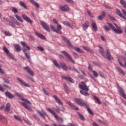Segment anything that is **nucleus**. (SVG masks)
Here are the masks:
<instances>
[{
  "mask_svg": "<svg viewBox=\"0 0 126 126\" xmlns=\"http://www.w3.org/2000/svg\"><path fill=\"white\" fill-rule=\"evenodd\" d=\"M99 75L100 76V77H102V78H105V75L102 73V72H99Z\"/></svg>",
  "mask_w": 126,
  "mask_h": 126,
  "instance_id": "obj_60",
  "label": "nucleus"
},
{
  "mask_svg": "<svg viewBox=\"0 0 126 126\" xmlns=\"http://www.w3.org/2000/svg\"><path fill=\"white\" fill-rule=\"evenodd\" d=\"M3 51L5 53V54L10 58L11 59V60H14V61H15V57L12 55L11 53L9 52V50H8V49L5 46L3 47Z\"/></svg>",
  "mask_w": 126,
  "mask_h": 126,
  "instance_id": "obj_6",
  "label": "nucleus"
},
{
  "mask_svg": "<svg viewBox=\"0 0 126 126\" xmlns=\"http://www.w3.org/2000/svg\"><path fill=\"white\" fill-rule=\"evenodd\" d=\"M77 114H78L79 117H80L81 121H85V118L84 117V116H83V115H82V114H81V113H80L79 112H77Z\"/></svg>",
  "mask_w": 126,
  "mask_h": 126,
  "instance_id": "obj_43",
  "label": "nucleus"
},
{
  "mask_svg": "<svg viewBox=\"0 0 126 126\" xmlns=\"http://www.w3.org/2000/svg\"><path fill=\"white\" fill-rule=\"evenodd\" d=\"M88 27H89V22L88 21H86L85 24L83 25V28L84 30H86Z\"/></svg>",
  "mask_w": 126,
  "mask_h": 126,
  "instance_id": "obj_32",
  "label": "nucleus"
},
{
  "mask_svg": "<svg viewBox=\"0 0 126 126\" xmlns=\"http://www.w3.org/2000/svg\"><path fill=\"white\" fill-rule=\"evenodd\" d=\"M3 80L4 81V82H5V83H8V84H9V83H10V82H9V80L7 79H3Z\"/></svg>",
  "mask_w": 126,
  "mask_h": 126,
  "instance_id": "obj_59",
  "label": "nucleus"
},
{
  "mask_svg": "<svg viewBox=\"0 0 126 126\" xmlns=\"http://www.w3.org/2000/svg\"><path fill=\"white\" fill-rule=\"evenodd\" d=\"M105 16H106V12H105V11H103L101 12V15H99L97 17V19L98 20H100V21H102V20H103L104 18H105Z\"/></svg>",
  "mask_w": 126,
  "mask_h": 126,
  "instance_id": "obj_18",
  "label": "nucleus"
},
{
  "mask_svg": "<svg viewBox=\"0 0 126 126\" xmlns=\"http://www.w3.org/2000/svg\"><path fill=\"white\" fill-rule=\"evenodd\" d=\"M61 53L62 54H63L65 57L68 58V59L69 60L70 62H71L72 63L75 64V61H74V60H73V59H72V57L70 56V55H69V54L67 53V52L64 51H62Z\"/></svg>",
  "mask_w": 126,
  "mask_h": 126,
  "instance_id": "obj_8",
  "label": "nucleus"
},
{
  "mask_svg": "<svg viewBox=\"0 0 126 126\" xmlns=\"http://www.w3.org/2000/svg\"><path fill=\"white\" fill-rule=\"evenodd\" d=\"M74 102H75L77 105L81 106V107H84V106H86L87 104L84 102V101L83 99L78 98H75Z\"/></svg>",
  "mask_w": 126,
  "mask_h": 126,
  "instance_id": "obj_7",
  "label": "nucleus"
},
{
  "mask_svg": "<svg viewBox=\"0 0 126 126\" xmlns=\"http://www.w3.org/2000/svg\"><path fill=\"white\" fill-rule=\"evenodd\" d=\"M24 70H27V72L30 74V75H31L32 76H34V72H33V71L31 70V68L29 67H24Z\"/></svg>",
  "mask_w": 126,
  "mask_h": 126,
  "instance_id": "obj_13",
  "label": "nucleus"
},
{
  "mask_svg": "<svg viewBox=\"0 0 126 126\" xmlns=\"http://www.w3.org/2000/svg\"><path fill=\"white\" fill-rule=\"evenodd\" d=\"M3 34H4V35H5V36H11L12 35V34H11V33H10L9 32H7L6 31H3Z\"/></svg>",
  "mask_w": 126,
  "mask_h": 126,
  "instance_id": "obj_45",
  "label": "nucleus"
},
{
  "mask_svg": "<svg viewBox=\"0 0 126 126\" xmlns=\"http://www.w3.org/2000/svg\"><path fill=\"white\" fill-rule=\"evenodd\" d=\"M0 122L2 123V124L6 125V124H7V119H6L5 117L2 116L1 115H0Z\"/></svg>",
  "mask_w": 126,
  "mask_h": 126,
  "instance_id": "obj_23",
  "label": "nucleus"
},
{
  "mask_svg": "<svg viewBox=\"0 0 126 126\" xmlns=\"http://www.w3.org/2000/svg\"><path fill=\"white\" fill-rule=\"evenodd\" d=\"M53 97L54 98V99H55L57 103H58L59 105H61V106H63V102L61 101V99H60L58 96H57L56 95H53Z\"/></svg>",
  "mask_w": 126,
  "mask_h": 126,
  "instance_id": "obj_16",
  "label": "nucleus"
},
{
  "mask_svg": "<svg viewBox=\"0 0 126 126\" xmlns=\"http://www.w3.org/2000/svg\"><path fill=\"white\" fill-rule=\"evenodd\" d=\"M15 17L16 18V19H17V20H18V21H20V22H23V20H22V19H21V17L20 16H19V15H15Z\"/></svg>",
  "mask_w": 126,
  "mask_h": 126,
  "instance_id": "obj_46",
  "label": "nucleus"
},
{
  "mask_svg": "<svg viewBox=\"0 0 126 126\" xmlns=\"http://www.w3.org/2000/svg\"><path fill=\"white\" fill-rule=\"evenodd\" d=\"M37 113L40 116V117H42L44 119V120H46V117H45V116H47L48 117V115H47V113L45 112H43V113L41 112V111L37 110Z\"/></svg>",
  "mask_w": 126,
  "mask_h": 126,
  "instance_id": "obj_25",
  "label": "nucleus"
},
{
  "mask_svg": "<svg viewBox=\"0 0 126 126\" xmlns=\"http://www.w3.org/2000/svg\"><path fill=\"white\" fill-rule=\"evenodd\" d=\"M116 12H117L118 15L120 16V17L123 18V19L126 20V17L125 16H124V15H123V13H122V12H121V10H120V9H116Z\"/></svg>",
  "mask_w": 126,
  "mask_h": 126,
  "instance_id": "obj_19",
  "label": "nucleus"
},
{
  "mask_svg": "<svg viewBox=\"0 0 126 126\" xmlns=\"http://www.w3.org/2000/svg\"><path fill=\"white\" fill-rule=\"evenodd\" d=\"M87 52L91 53V54H94V51L89 48L87 50Z\"/></svg>",
  "mask_w": 126,
  "mask_h": 126,
  "instance_id": "obj_63",
  "label": "nucleus"
},
{
  "mask_svg": "<svg viewBox=\"0 0 126 126\" xmlns=\"http://www.w3.org/2000/svg\"><path fill=\"white\" fill-rule=\"evenodd\" d=\"M57 109H58V110H60V111H61L62 112H64V111H65V109H64V108L63 107H61L60 106H56Z\"/></svg>",
  "mask_w": 126,
  "mask_h": 126,
  "instance_id": "obj_48",
  "label": "nucleus"
},
{
  "mask_svg": "<svg viewBox=\"0 0 126 126\" xmlns=\"http://www.w3.org/2000/svg\"><path fill=\"white\" fill-rule=\"evenodd\" d=\"M92 26L94 30L96 32V31H98V28H97V24H96V22L93 21L92 24Z\"/></svg>",
  "mask_w": 126,
  "mask_h": 126,
  "instance_id": "obj_30",
  "label": "nucleus"
},
{
  "mask_svg": "<svg viewBox=\"0 0 126 126\" xmlns=\"http://www.w3.org/2000/svg\"><path fill=\"white\" fill-rule=\"evenodd\" d=\"M118 61L119 62V64L121 65V66L124 68L126 67V62H125L124 65V64H123V63H122L121 61V58H119L118 59Z\"/></svg>",
  "mask_w": 126,
  "mask_h": 126,
  "instance_id": "obj_36",
  "label": "nucleus"
},
{
  "mask_svg": "<svg viewBox=\"0 0 126 126\" xmlns=\"http://www.w3.org/2000/svg\"><path fill=\"white\" fill-rule=\"evenodd\" d=\"M67 104L73 110H74L75 111H79V108H78V107H76L75 105H74V104L72 103L71 102L68 101Z\"/></svg>",
  "mask_w": 126,
  "mask_h": 126,
  "instance_id": "obj_17",
  "label": "nucleus"
},
{
  "mask_svg": "<svg viewBox=\"0 0 126 126\" xmlns=\"http://www.w3.org/2000/svg\"><path fill=\"white\" fill-rule=\"evenodd\" d=\"M63 40L67 44V45L68 46V48H71V49H74L76 52H77L78 53H80V54H83V51H82V49H80V48H78L76 46H73V45L71 44V42H70V40L67 39L66 37L65 36H62Z\"/></svg>",
  "mask_w": 126,
  "mask_h": 126,
  "instance_id": "obj_1",
  "label": "nucleus"
},
{
  "mask_svg": "<svg viewBox=\"0 0 126 126\" xmlns=\"http://www.w3.org/2000/svg\"><path fill=\"white\" fill-rule=\"evenodd\" d=\"M14 47L16 52H21V46L18 44H15Z\"/></svg>",
  "mask_w": 126,
  "mask_h": 126,
  "instance_id": "obj_28",
  "label": "nucleus"
},
{
  "mask_svg": "<svg viewBox=\"0 0 126 126\" xmlns=\"http://www.w3.org/2000/svg\"><path fill=\"white\" fill-rule=\"evenodd\" d=\"M23 100L24 102H25V103H27V104H29V105H32V103H31V102H30V101H29L28 99H23Z\"/></svg>",
  "mask_w": 126,
  "mask_h": 126,
  "instance_id": "obj_54",
  "label": "nucleus"
},
{
  "mask_svg": "<svg viewBox=\"0 0 126 126\" xmlns=\"http://www.w3.org/2000/svg\"><path fill=\"white\" fill-rule=\"evenodd\" d=\"M53 63L57 67V68H59V69H61V65H60V64L58 63V62H57L56 60H53Z\"/></svg>",
  "mask_w": 126,
  "mask_h": 126,
  "instance_id": "obj_40",
  "label": "nucleus"
},
{
  "mask_svg": "<svg viewBox=\"0 0 126 126\" xmlns=\"http://www.w3.org/2000/svg\"><path fill=\"white\" fill-rule=\"evenodd\" d=\"M103 28L105 31H110L111 30V28H109V27L107 26H104Z\"/></svg>",
  "mask_w": 126,
  "mask_h": 126,
  "instance_id": "obj_51",
  "label": "nucleus"
},
{
  "mask_svg": "<svg viewBox=\"0 0 126 126\" xmlns=\"http://www.w3.org/2000/svg\"><path fill=\"white\" fill-rule=\"evenodd\" d=\"M108 16L109 17V18L111 20H114V21H116V19L115 18V17H114L112 16H111V15H108Z\"/></svg>",
  "mask_w": 126,
  "mask_h": 126,
  "instance_id": "obj_57",
  "label": "nucleus"
},
{
  "mask_svg": "<svg viewBox=\"0 0 126 126\" xmlns=\"http://www.w3.org/2000/svg\"><path fill=\"white\" fill-rule=\"evenodd\" d=\"M60 9L61 11L63 12H67V11H69V7L67 5H64V6H61L60 7Z\"/></svg>",
  "mask_w": 126,
  "mask_h": 126,
  "instance_id": "obj_11",
  "label": "nucleus"
},
{
  "mask_svg": "<svg viewBox=\"0 0 126 126\" xmlns=\"http://www.w3.org/2000/svg\"><path fill=\"white\" fill-rule=\"evenodd\" d=\"M50 27L52 29V30L53 31V32H56V33H58V34H63V32L61 31L62 28V25L60 24L59 25V24H58L57 26V28L56 27L53 25H51Z\"/></svg>",
  "mask_w": 126,
  "mask_h": 126,
  "instance_id": "obj_5",
  "label": "nucleus"
},
{
  "mask_svg": "<svg viewBox=\"0 0 126 126\" xmlns=\"http://www.w3.org/2000/svg\"><path fill=\"white\" fill-rule=\"evenodd\" d=\"M98 121L99 122H100V123H101V124H102V125H104V126H108V124H107V123L104 122V121H102V120H100V119H98Z\"/></svg>",
  "mask_w": 126,
  "mask_h": 126,
  "instance_id": "obj_53",
  "label": "nucleus"
},
{
  "mask_svg": "<svg viewBox=\"0 0 126 126\" xmlns=\"http://www.w3.org/2000/svg\"><path fill=\"white\" fill-rule=\"evenodd\" d=\"M14 119H15V120H17L18 121H22L21 118H20V117L17 115H14Z\"/></svg>",
  "mask_w": 126,
  "mask_h": 126,
  "instance_id": "obj_52",
  "label": "nucleus"
},
{
  "mask_svg": "<svg viewBox=\"0 0 126 126\" xmlns=\"http://www.w3.org/2000/svg\"><path fill=\"white\" fill-rule=\"evenodd\" d=\"M120 94L124 99H126V95L125 94V90L122 88L120 89Z\"/></svg>",
  "mask_w": 126,
  "mask_h": 126,
  "instance_id": "obj_33",
  "label": "nucleus"
},
{
  "mask_svg": "<svg viewBox=\"0 0 126 126\" xmlns=\"http://www.w3.org/2000/svg\"><path fill=\"white\" fill-rule=\"evenodd\" d=\"M60 65L62 68H63V70H65V71H67V70H68V67H67V65L66 64H65V63H61Z\"/></svg>",
  "mask_w": 126,
  "mask_h": 126,
  "instance_id": "obj_22",
  "label": "nucleus"
},
{
  "mask_svg": "<svg viewBox=\"0 0 126 126\" xmlns=\"http://www.w3.org/2000/svg\"><path fill=\"white\" fill-rule=\"evenodd\" d=\"M21 43L23 47H26V46L27 45V44H26V43L24 41H21Z\"/></svg>",
  "mask_w": 126,
  "mask_h": 126,
  "instance_id": "obj_61",
  "label": "nucleus"
},
{
  "mask_svg": "<svg viewBox=\"0 0 126 126\" xmlns=\"http://www.w3.org/2000/svg\"><path fill=\"white\" fill-rule=\"evenodd\" d=\"M93 73L95 77H98L99 76V74H98V73L96 71H93Z\"/></svg>",
  "mask_w": 126,
  "mask_h": 126,
  "instance_id": "obj_55",
  "label": "nucleus"
},
{
  "mask_svg": "<svg viewBox=\"0 0 126 126\" xmlns=\"http://www.w3.org/2000/svg\"><path fill=\"white\" fill-rule=\"evenodd\" d=\"M79 87L80 89V93L82 95L84 96H89V94H88V91H89V88L86 85V83L84 82H81V84H79Z\"/></svg>",
  "mask_w": 126,
  "mask_h": 126,
  "instance_id": "obj_2",
  "label": "nucleus"
},
{
  "mask_svg": "<svg viewBox=\"0 0 126 126\" xmlns=\"http://www.w3.org/2000/svg\"><path fill=\"white\" fill-rule=\"evenodd\" d=\"M37 49H38V50L40 51V52H44V51H45L44 48L42 47L41 46H38Z\"/></svg>",
  "mask_w": 126,
  "mask_h": 126,
  "instance_id": "obj_56",
  "label": "nucleus"
},
{
  "mask_svg": "<svg viewBox=\"0 0 126 126\" xmlns=\"http://www.w3.org/2000/svg\"><path fill=\"white\" fill-rule=\"evenodd\" d=\"M4 111L5 112H9L10 111V103H8L6 104Z\"/></svg>",
  "mask_w": 126,
  "mask_h": 126,
  "instance_id": "obj_35",
  "label": "nucleus"
},
{
  "mask_svg": "<svg viewBox=\"0 0 126 126\" xmlns=\"http://www.w3.org/2000/svg\"><path fill=\"white\" fill-rule=\"evenodd\" d=\"M63 24L64 25H66V26H68V27H71V26H70V24H69V22L67 21H63Z\"/></svg>",
  "mask_w": 126,
  "mask_h": 126,
  "instance_id": "obj_47",
  "label": "nucleus"
},
{
  "mask_svg": "<svg viewBox=\"0 0 126 126\" xmlns=\"http://www.w3.org/2000/svg\"><path fill=\"white\" fill-rule=\"evenodd\" d=\"M17 79L18 81H19V82L20 83H21V84H22V85L26 86V87H30V85H29V84L26 83V82H25V81H24L21 78H20L19 77H17Z\"/></svg>",
  "mask_w": 126,
  "mask_h": 126,
  "instance_id": "obj_14",
  "label": "nucleus"
},
{
  "mask_svg": "<svg viewBox=\"0 0 126 126\" xmlns=\"http://www.w3.org/2000/svg\"><path fill=\"white\" fill-rule=\"evenodd\" d=\"M2 86H3V87H5V88H7V89H10L11 88L10 87L6 85L5 84H2Z\"/></svg>",
  "mask_w": 126,
  "mask_h": 126,
  "instance_id": "obj_58",
  "label": "nucleus"
},
{
  "mask_svg": "<svg viewBox=\"0 0 126 126\" xmlns=\"http://www.w3.org/2000/svg\"><path fill=\"white\" fill-rule=\"evenodd\" d=\"M46 110L47 111H49L50 114H52V115H53L56 120H59V116H58V114H56V113H55L53 110H52V109L50 108H46Z\"/></svg>",
  "mask_w": 126,
  "mask_h": 126,
  "instance_id": "obj_21",
  "label": "nucleus"
},
{
  "mask_svg": "<svg viewBox=\"0 0 126 126\" xmlns=\"http://www.w3.org/2000/svg\"><path fill=\"white\" fill-rule=\"evenodd\" d=\"M12 11L14 12V13H18V10L14 7L12 8Z\"/></svg>",
  "mask_w": 126,
  "mask_h": 126,
  "instance_id": "obj_49",
  "label": "nucleus"
},
{
  "mask_svg": "<svg viewBox=\"0 0 126 126\" xmlns=\"http://www.w3.org/2000/svg\"><path fill=\"white\" fill-rule=\"evenodd\" d=\"M107 24H108L109 27H110V28H111V29H112V30H113V31H114V32H116V33H117V34H122L123 33V31L122 30H121V27H119L117 24H114V25L116 27V29L115 27V26H114V25H112V23H107Z\"/></svg>",
  "mask_w": 126,
  "mask_h": 126,
  "instance_id": "obj_3",
  "label": "nucleus"
},
{
  "mask_svg": "<svg viewBox=\"0 0 126 126\" xmlns=\"http://www.w3.org/2000/svg\"><path fill=\"white\" fill-rule=\"evenodd\" d=\"M10 19H11L12 21L10 20L9 21V25L11 26L12 27H15V25H18V26H20V23H19V22L14 18V17H13L12 16H9ZM13 21V22H12Z\"/></svg>",
  "mask_w": 126,
  "mask_h": 126,
  "instance_id": "obj_4",
  "label": "nucleus"
},
{
  "mask_svg": "<svg viewBox=\"0 0 126 126\" xmlns=\"http://www.w3.org/2000/svg\"><path fill=\"white\" fill-rule=\"evenodd\" d=\"M30 2L32 4H34L36 7H37V8H40V5H39V3L38 2L35 1L34 0H30Z\"/></svg>",
  "mask_w": 126,
  "mask_h": 126,
  "instance_id": "obj_37",
  "label": "nucleus"
},
{
  "mask_svg": "<svg viewBox=\"0 0 126 126\" xmlns=\"http://www.w3.org/2000/svg\"><path fill=\"white\" fill-rule=\"evenodd\" d=\"M120 3L122 4L124 8H126V2L124 0H120Z\"/></svg>",
  "mask_w": 126,
  "mask_h": 126,
  "instance_id": "obj_44",
  "label": "nucleus"
},
{
  "mask_svg": "<svg viewBox=\"0 0 126 126\" xmlns=\"http://www.w3.org/2000/svg\"><path fill=\"white\" fill-rule=\"evenodd\" d=\"M22 17L24 20L27 21V22H29V23H31V24H33L34 22L32 20H31V19H30V18L28 17L27 15L25 14L22 15Z\"/></svg>",
  "mask_w": 126,
  "mask_h": 126,
  "instance_id": "obj_10",
  "label": "nucleus"
},
{
  "mask_svg": "<svg viewBox=\"0 0 126 126\" xmlns=\"http://www.w3.org/2000/svg\"><path fill=\"white\" fill-rule=\"evenodd\" d=\"M22 51L24 55H25L26 58L28 59V61L30 63H31V57H30V55L28 54V53H26V51H27V50L25 49H23Z\"/></svg>",
  "mask_w": 126,
  "mask_h": 126,
  "instance_id": "obj_20",
  "label": "nucleus"
},
{
  "mask_svg": "<svg viewBox=\"0 0 126 126\" xmlns=\"http://www.w3.org/2000/svg\"><path fill=\"white\" fill-rule=\"evenodd\" d=\"M5 95L6 97H8L9 99H13L14 98V96L10 92H6L5 93Z\"/></svg>",
  "mask_w": 126,
  "mask_h": 126,
  "instance_id": "obj_27",
  "label": "nucleus"
},
{
  "mask_svg": "<svg viewBox=\"0 0 126 126\" xmlns=\"http://www.w3.org/2000/svg\"><path fill=\"white\" fill-rule=\"evenodd\" d=\"M40 24L43 28H44L45 30H46V31H47V32H50V27H49V25L47 24V23H45L43 21H41Z\"/></svg>",
  "mask_w": 126,
  "mask_h": 126,
  "instance_id": "obj_9",
  "label": "nucleus"
},
{
  "mask_svg": "<svg viewBox=\"0 0 126 126\" xmlns=\"http://www.w3.org/2000/svg\"><path fill=\"white\" fill-rule=\"evenodd\" d=\"M22 105L23 107H24V108H25V109H27V110H28V111H31L32 110L31 107L27 105V104H26V103L25 102H22Z\"/></svg>",
  "mask_w": 126,
  "mask_h": 126,
  "instance_id": "obj_31",
  "label": "nucleus"
},
{
  "mask_svg": "<svg viewBox=\"0 0 126 126\" xmlns=\"http://www.w3.org/2000/svg\"><path fill=\"white\" fill-rule=\"evenodd\" d=\"M116 69H117V71H119V72L120 73H121L124 76H125V75H126V73H125V72L124 71V70H123V69H122V68H121L120 67H116Z\"/></svg>",
  "mask_w": 126,
  "mask_h": 126,
  "instance_id": "obj_38",
  "label": "nucleus"
},
{
  "mask_svg": "<svg viewBox=\"0 0 126 126\" xmlns=\"http://www.w3.org/2000/svg\"><path fill=\"white\" fill-rule=\"evenodd\" d=\"M98 48H99V52L101 56L105 58V59H107V57H106V55H105V51L104 50L103 47L101 46V45H98Z\"/></svg>",
  "mask_w": 126,
  "mask_h": 126,
  "instance_id": "obj_12",
  "label": "nucleus"
},
{
  "mask_svg": "<svg viewBox=\"0 0 126 126\" xmlns=\"http://www.w3.org/2000/svg\"><path fill=\"white\" fill-rule=\"evenodd\" d=\"M106 54L107 56V59L109 60V61H112V60H114V58L112 57L111 53L110 52V50L108 49L106 50Z\"/></svg>",
  "mask_w": 126,
  "mask_h": 126,
  "instance_id": "obj_26",
  "label": "nucleus"
},
{
  "mask_svg": "<svg viewBox=\"0 0 126 126\" xmlns=\"http://www.w3.org/2000/svg\"><path fill=\"white\" fill-rule=\"evenodd\" d=\"M35 35H36V36H37V37H38L39 38H40L41 39H43V40H45V39H46V37H45V36H44V35L40 33L35 32Z\"/></svg>",
  "mask_w": 126,
  "mask_h": 126,
  "instance_id": "obj_34",
  "label": "nucleus"
},
{
  "mask_svg": "<svg viewBox=\"0 0 126 126\" xmlns=\"http://www.w3.org/2000/svg\"><path fill=\"white\" fill-rule=\"evenodd\" d=\"M69 70H72V71H74L75 72H77V73H79V72L78 71V70L74 67H70L69 66L68 67Z\"/></svg>",
  "mask_w": 126,
  "mask_h": 126,
  "instance_id": "obj_41",
  "label": "nucleus"
},
{
  "mask_svg": "<svg viewBox=\"0 0 126 126\" xmlns=\"http://www.w3.org/2000/svg\"><path fill=\"white\" fill-rule=\"evenodd\" d=\"M63 86H64V88L65 89V92H66V93H68V87H67V85H66V84H63Z\"/></svg>",
  "mask_w": 126,
  "mask_h": 126,
  "instance_id": "obj_50",
  "label": "nucleus"
},
{
  "mask_svg": "<svg viewBox=\"0 0 126 126\" xmlns=\"http://www.w3.org/2000/svg\"><path fill=\"white\" fill-rule=\"evenodd\" d=\"M93 97L95 100V103H97V104H101V101H100V99H99V98H98V97H97V96H96L95 95H94Z\"/></svg>",
  "mask_w": 126,
  "mask_h": 126,
  "instance_id": "obj_42",
  "label": "nucleus"
},
{
  "mask_svg": "<svg viewBox=\"0 0 126 126\" xmlns=\"http://www.w3.org/2000/svg\"><path fill=\"white\" fill-rule=\"evenodd\" d=\"M53 21L55 24H59V22H58V20H57L56 19H53Z\"/></svg>",
  "mask_w": 126,
  "mask_h": 126,
  "instance_id": "obj_64",
  "label": "nucleus"
},
{
  "mask_svg": "<svg viewBox=\"0 0 126 126\" xmlns=\"http://www.w3.org/2000/svg\"><path fill=\"white\" fill-rule=\"evenodd\" d=\"M85 107H87L88 113L90 115H91V116H94V113H93V112H92V110H91L90 108H89V106H88V105H87V104H86V105H85Z\"/></svg>",
  "mask_w": 126,
  "mask_h": 126,
  "instance_id": "obj_39",
  "label": "nucleus"
},
{
  "mask_svg": "<svg viewBox=\"0 0 126 126\" xmlns=\"http://www.w3.org/2000/svg\"><path fill=\"white\" fill-rule=\"evenodd\" d=\"M42 90L44 94H45L46 95H49V93L47 92V91H46V90L44 88H43Z\"/></svg>",
  "mask_w": 126,
  "mask_h": 126,
  "instance_id": "obj_62",
  "label": "nucleus"
},
{
  "mask_svg": "<svg viewBox=\"0 0 126 126\" xmlns=\"http://www.w3.org/2000/svg\"><path fill=\"white\" fill-rule=\"evenodd\" d=\"M63 79H64L66 80V81H69L71 83H74V80L71 78L70 77L66 76H63Z\"/></svg>",
  "mask_w": 126,
  "mask_h": 126,
  "instance_id": "obj_15",
  "label": "nucleus"
},
{
  "mask_svg": "<svg viewBox=\"0 0 126 126\" xmlns=\"http://www.w3.org/2000/svg\"><path fill=\"white\" fill-rule=\"evenodd\" d=\"M0 122L2 123V124L6 125V124H7V119H6L5 117L2 116L1 115H0Z\"/></svg>",
  "mask_w": 126,
  "mask_h": 126,
  "instance_id": "obj_24",
  "label": "nucleus"
},
{
  "mask_svg": "<svg viewBox=\"0 0 126 126\" xmlns=\"http://www.w3.org/2000/svg\"><path fill=\"white\" fill-rule=\"evenodd\" d=\"M19 4L21 6H22V7H23L25 9H28V7H27V5L24 2L20 1L19 2Z\"/></svg>",
  "mask_w": 126,
  "mask_h": 126,
  "instance_id": "obj_29",
  "label": "nucleus"
}]
</instances>
